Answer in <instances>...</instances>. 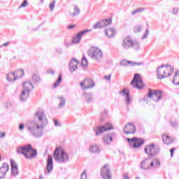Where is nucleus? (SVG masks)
Returning a JSON list of instances; mask_svg holds the SVG:
<instances>
[{
  "label": "nucleus",
  "mask_w": 179,
  "mask_h": 179,
  "mask_svg": "<svg viewBox=\"0 0 179 179\" xmlns=\"http://www.w3.org/2000/svg\"><path fill=\"white\" fill-rule=\"evenodd\" d=\"M48 124L47 115L43 111H37L34 114V120L29 122L28 130L34 138H41L44 135V128Z\"/></svg>",
  "instance_id": "f257e3e1"
},
{
  "label": "nucleus",
  "mask_w": 179,
  "mask_h": 179,
  "mask_svg": "<svg viewBox=\"0 0 179 179\" xmlns=\"http://www.w3.org/2000/svg\"><path fill=\"white\" fill-rule=\"evenodd\" d=\"M122 45L124 50H133V51H141V42L133 40L132 37L127 36L123 39Z\"/></svg>",
  "instance_id": "f03ea898"
},
{
  "label": "nucleus",
  "mask_w": 179,
  "mask_h": 179,
  "mask_svg": "<svg viewBox=\"0 0 179 179\" xmlns=\"http://www.w3.org/2000/svg\"><path fill=\"white\" fill-rule=\"evenodd\" d=\"M17 153L24 155L25 159H31L37 156V150L33 149L30 144L24 146L18 147L17 148Z\"/></svg>",
  "instance_id": "7ed1b4c3"
},
{
  "label": "nucleus",
  "mask_w": 179,
  "mask_h": 179,
  "mask_svg": "<svg viewBox=\"0 0 179 179\" xmlns=\"http://www.w3.org/2000/svg\"><path fill=\"white\" fill-rule=\"evenodd\" d=\"M174 73V67L170 65H162L157 69V79H166Z\"/></svg>",
  "instance_id": "20e7f679"
},
{
  "label": "nucleus",
  "mask_w": 179,
  "mask_h": 179,
  "mask_svg": "<svg viewBox=\"0 0 179 179\" xmlns=\"http://www.w3.org/2000/svg\"><path fill=\"white\" fill-rule=\"evenodd\" d=\"M54 158L57 163L64 164L69 162V155L64 150V149L59 148L55 150Z\"/></svg>",
  "instance_id": "39448f33"
},
{
  "label": "nucleus",
  "mask_w": 179,
  "mask_h": 179,
  "mask_svg": "<svg viewBox=\"0 0 179 179\" xmlns=\"http://www.w3.org/2000/svg\"><path fill=\"white\" fill-rule=\"evenodd\" d=\"M88 55L96 62H101L103 61V52L99 48H90L88 51Z\"/></svg>",
  "instance_id": "423d86ee"
},
{
  "label": "nucleus",
  "mask_w": 179,
  "mask_h": 179,
  "mask_svg": "<svg viewBox=\"0 0 179 179\" xmlns=\"http://www.w3.org/2000/svg\"><path fill=\"white\" fill-rule=\"evenodd\" d=\"M144 152L148 156H156L157 155H159L160 152V148L153 143L150 144L145 146Z\"/></svg>",
  "instance_id": "0eeeda50"
},
{
  "label": "nucleus",
  "mask_w": 179,
  "mask_h": 179,
  "mask_svg": "<svg viewBox=\"0 0 179 179\" xmlns=\"http://www.w3.org/2000/svg\"><path fill=\"white\" fill-rule=\"evenodd\" d=\"M92 129L95 132L96 136H99V135H102L103 132L111 131L113 129V125H111V123H106L102 127H95Z\"/></svg>",
  "instance_id": "6e6552de"
},
{
  "label": "nucleus",
  "mask_w": 179,
  "mask_h": 179,
  "mask_svg": "<svg viewBox=\"0 0 179 179\" xmlns=\"http://www.w3.org/2000/svg\"><path fill=\"white\" fill-rule=\"evenodd\" d=\"M148 97L153 99L154 101H159L163 97V92L160 90H149Z\"/></svg>",
  "instance_id": "1a4fd4ad"
},
{
  "label": "nucleus",
  "mask_w": 179,
  "mask_h": 179,
  "mask_svg": "<svg viewBox=\"0 0 179 179\" xmlns=\"http://www.w3.org/2000/svg\"><path fill=\"white\" fill-rule=\"evenodd\" d=\"M131 83L133 85V87H136L139 90L143 89V82L142 81V78L139 74L134 75Z\"/></svg>",
  "instance_id": "9d476101"
},
{
  "label": "nucleus",
  "mask_w": 179,
  "mask_h": 179,
  "mask_svg": "<svg viewBox=\"0 0 179 179\" xmlns=\"http://www.w3.org/2000/svg\"><path fill=\"white\" fill-rule=\"evenodd\" d=\"M127 141L131 148H136L143 145V140L136 137H134L133 138H127Z\"/></svg>",
  "instance_id": "9b49d317"
},
{
  "label": "nucleus",
  "mask_w": 179,
  "mask_h": 179,
  "mask_svg": "<svg viewBox=\"0 0 179 179\" xmlns=\"http://www.w3.org/2000/svg\"><path fill=\"white\" fill-rule=\"evenodd\" d=\"M53 169H54V162L52 161V156L48 155L46 169H45V171H44L45 174L46 176H48V174H51V172L52 171Z\"/></svg>",
  "instance_id": "f8f14e48"
},
{
  "label": "nucleus",
  "mask_w": 179,
  "mask_h": 179,
  "mask_svg": "<svg viewBox=\"0 0 179 179\" xmlns=\"http://www.w3.org/2000/svg\"><path fill=\"white\" fill-rule=\"evenodd\" d=\"M119 93L125 97L124 101L126 102L127 106H129V104L132 103V97H131V95H129V90L124 88L120 91Z\"/></svg>",
  "instance_id": "ddd939ff"
},
{
  "label": "nucleus",
  "mask_w": 179,
  "mask_h": 179,
  "mask_svg": "<svg viewBox=\"0 0 179 179\" xmlns=\"http://www.w3.org/2000/svg\"><path fill=\"white\" fill-rule=\"evenodd\" d=\"M101 176L103 179L111 178V173L110 172V166L108 164H106L102 167L101 170Z\"/></svg>",
  "instance_id": "4468645a"
},
{
  "label": "nucleus",
  "mask_w": 179,
  "mask_h": 179,
  "mask_svg": "<svg viewBox=\"0 0 179 179\" xmlns=\"http://www.w3.org/2000/svg\"><path fill=\"white\" fill-rule=\"evenodd\" d=\"M124 133L126 134V135H134L136 132V129L135 128V125L132 123H128L124 126Z\"/></svg>",
  "instance_id": "2eb2a0df"
},
{
  "label": "nucleus",
  "mask_w": 179,
  "mask_h": 179,
  "mask_svg": "<svg viewBox=\"0 0 179 179\" xmlns=\"http://www.w3.org/2000/svg\"><path fill=\"white\" fill-rule=\"evenodd\" d=\"M82 89L83 90H87V89H92V87H94V82L92 81V79H85L83 82L80 83Z\"/></svg>",
  "instance_id": "dca6fc26"
},
{
  "label": "nucleus",
  "mask_w": 179,
  "mask_h": 179,
  "mask_svg": "<svg viewBox=\"0 0 179 179\" xmlns=\"http://www.w3.org/2000/svg\"><path fill=\"white\" fill-rule=\"evenodd\" d=\"M111 19L99 21L94 25V29H101L103 27H107V26H110V24H111Z\"/></svg>",
  "instance_id": "f3484780"
},
{
  "label": "nucleus",
  "mask_w": 179,
  "mask_h": 179,
  "mask_svg": "<svg viewBox=\"0 0 179 179\" xmlns=\"http://www.w3.org/2000/svg\"><path fill=\"white\" fill-rule=\"evenodd\" d=\"M78 65H79V61L76 59L73 58L69 64V69L71 73H73L76 69H78Z\"/></svg>",
  "instance_id": "a211bd4d"
},
{
  "label": "nucleus",
  "mask_w": 179,
  "mask_h": 179,
  "mask_svg": "<svg viewBox=\"0 0 179 179\" xmlns=\"http://www.w3.org/2000/svg\"><path fill=\"white\" fill-rule=\"evenodd\" d=\"M114 138H115V133H109L103 136V142L105 145H110Z\"/></svg>",
  "instance_id": "6ab92c4d"
},
{
  "label": "nucleus",
  "mask_w": 179,
  "mask_h": 179,
  "mask_svg": "<svg viewBox=\"0 0 179 179\" xmlns=\"http://www.w3.org/2000/svg\"><path fill=\"white\" fill-rule=\"evenodd\" d=\"M8 171H9V165L6 163H3L2 166L0 167V179H5Z\"/></svg>",
  "instance_id": "aec40b11"
},
{
  "label": "nucleus",
  "mask_w": 179,
  "mask_h": 179,
  "mask_svg": "<svg viewBox=\"0 0 179 179\" xmlns=\"http://www.w3.org/2000/svg\"><path fill=\"white\" fill-rule=\"evenodd\" d=\"M86 33H89V29L81 31L80 32L77 34L76 37H74L73 39V43H74V44H78V43H80V40H82V36H84L85 34H86Z\"/></svg>",
  "instance_id": "412c9836"
},
{
  "label": "nucleus",
  "mask_w": 179,
  "mask_h": 179,
  "mask_svg": "<svg viewBox=\"0 0 179 179\" xmlns=\"http://www.w3.org/2000/svg\"><path fill=\"white\" fill-rule=\"evenodd\" d=\"M80 12L81 10L79 6L75 5L73 6V11L69 12V16L70 17H76V16H79V15H80Z\"/></svg>",
  "instance_id": "4be33fe9"
},
{
  "label": "nucleus",
  "mask_w": 179,
  "mask_h": 179,
  "mask_svg": "<svg viewBox=\"0 0 179 179\" xmlns=\"http://www.w3.org/2000/svg\"><path fill=\"white\" fill-rule=\"evenodd\" d=\"M33 89H34V86H33V84L31 83H23L22 90H24V92H28V93H30V92H31Z\"/></svg>",
  "instance_id": "5701e85b"
},
{
  "label": "nucleus",
  "mask_w": 179,
  "mask_h": 179,
  "mask_svg": "<svg viewBox=\"0 0 179 179\" xmlns=\"http://www.w3.org/2000/svg\"><path fill=\"white\" fill-rule=\"evenodd\" d=\"M141 169H143V170H150V169H152V166H150L149 158H146L143 161H142L141 164Z\"/></svg>",
  "instance_id": "b1692460"
},
{
  "label": "nucleus",
  "mask_w": 179,
  "mask_h": 179,
  "mask_svg": "<svg viewBox=\"0 0 179 179\" xmlns=\"http://www.w3.org/2000/svg\"><path fill=\"white\" fill-rule=\"evenodd\" d=\"M11 171L13 176H17L19 174V170L17 169V164L13 160H10Z\"/></svg>",
  "instance_id": "393cba45"
},
{
  "label": "nucleus",
  "mask_w": 179,
  "mask_h": 179,
  "mask_svg": "<svg viewBox=\"0 0 179 179\" xmlns=\"http://www.w3.org/2000/svg\"><path fill=\"white\" fill-rule=\"evenodd\" d=\"M162 141L164 143H166V145H171V143L174 142V138L173 137H170V136H168L167 134H163Z\"/></svg>",
  "instance_id": "a878e982"
},
{
  "label": "nucleus",
  "mask_w": 179,
  "mask_h": 179,
  "mask_svg": "<svg viewBox=\"0 0 179 179\" xmlns=\"http://www.w3.org/2000/svg\"><path fill=\"white\" fill-rule=\"evenodd\" d=\"M105 33L109 38H113L115 36V29L114 28H108L106 29Z\"/></svg>",
  "instance_id": "bb28decb"
},
{
  "label": "nucleus",
  "mask_w": 179,
  "mask_h": 179,
  "mask_svg": "<svg viewBox=\"0 0 179 179\" xmlns=\"http://www.w3.org/2000/svg\"><path fill=\"white\" fill-rule=\"evenodd\" d=\"M150 167H152V169H159L160 167V160L157 158L154 159L150 162Z\"/></svg>",
  "instance_id": "cd10ccee"
},
{
  "label": "nucleus",
  "mask_w": 179,
  "mask_h": 179,
  "mask_svg": "<svg viewBox=\"0 0 179 179\" xmlns=\"http://www.w3.org/2000/svg\"><path fill=\"white\" fill-rule=\"evenodd\" d=\"M29 94L30 92L22 90V92L21 93V96L20 98V101H26V99H29Z\"/></svg>",
  "instance_id": "c85d7f7f"
},
{
  "label": "nucleus",
  "mask_w": 179,
  "mask_h": 179,
  "mask_svg": "<svg viewBox=\"0 0 179 179\" xmlns=\"http://www.w3.org/2000/svg\"><path fill=\"white\" fill-rule=\"evenodd\" d=\"M90 152L91 153H100V148L97 145H92L90 147Z\"/></svg>",
  "instance_id": "c756f323"
},
{
  "label": "nucleus",
  "mask_w": 179,
  "mask_h": 179,
  "mask_svg": "<svg viewBox=\"0 0 179 179\" xmlns=\"http://www.w3.org/2000/svg\"><path fill=\"white\" fill-rule=\"evenodd\" d=\"M6 79L8 82H15L16 80V77L15 76V73L11 72L7 74Z\"/></svg>",
  "instance_id": "7c9ffc66"
},
{
  "label": "nucleus",
  "mask_w": 179,
  "mask_h": 179,
  "mask_svg": "<svg viewBox=\"0 0 179 179\" xmlns=\"http://www.w3.org/2000/svg\"><path fill=\"white\" fill-rule=\"evenodd\" d=\"M57 99L59 101V108H62V107L65 106V103H66V101L63 96H58Z\"/></svg>",
  "instance_id": "2f4dec72"
},
{
  "label": "nucleus",
  "mask_w": 179,
  "mask_h": 179,
  "mask_svg": "<svg viewBox=\"0 0 179 179\" xmlns=\"http://www.w3.org/2000/svg\"><path fill=\"white\" fill-rule=\"evenodd\" d=\"M83 96L85 98L87 103H91V101H93V94H92L84 93Z\"/></svg>",
  "instance_id": "473e14b6"
},
{
  "label": "nucleus",
  "mask_w": 179,
  "mask_h": 179,
  "mask_svg": "<svg viewBox=\"0 0 179 179\" xmlns=\"http://www.w3.org/2000/svg\"><path fill=\"white\" fill-rule=\"evenodd\" d=\"M15 79H20L24 75V71L22 69L16 71L15 73Z\"/></svg>",
  "instance_id": "72a5a7b5"
},
{
  "label": "nucleus",
  "mask_w": 179,
  "mask_h": 179,
  "mask_svg": "<svg viewBox=\"0 0 179 179\" xmlns=\"http://www.w3.org/2000/svg\"><path fill=\"white\" fill-rule=\"evenodd\" d=\"M174 85H176L177 86L179 85V72L176 71V74L173 77V80Z\"/></svg>",
  "instance_id": "f704fd0d"
},
{
  "label": "nucleus",
  "mask_w": 179,
  "mask_h": 179,
  "mask_svg": "<svg viewBox=\"0 0 179 179\" xmlns=\"http://www.w3.org/2000/svg\"><path fill=\"white\" fill-rule=\"evenodd\" d=\"M120 65L123 66H132V62L131 61H127V60H123L120 62Z\"/></svg>",
  "instance_id": "c9c22d12"
},
{
  "label": "nucleus",
  "mask_w": 179,
  "mask_h": 179,
  "mask_svg": "<svg viewBox=\"0 0 179 179\" xmlns=\"http://www.w3.org/2000/svg\"><path fill=\"white\" fill-rule=\"evenodd\" d=\"M61 82H62V75L59 74L57 80L54 84V87L59 86Z\"/></svg>",
  "instance_id": "e433bc0d"
},
{
  "label": "nucleus",
  "mask_w": 179,
  "mask_h": 179,
  "mask_svg": "<svg viewBox=\"0 0 179 179\" xmlns=\"http://www.w3.org/2000/svg\"><path fill=\"white\" fill-rule=\"evenodd\" d=\"M32 79L35 83H38L41 80L40 76L36 73L33 75Z\"/></svg>",
  "instance_id": "4c0bfd02"
},
{
  "label": "nucleus",
  "mask_w": 179,
  "mask_h": 179,
  "mask_svg": "<svg viewBox=\"0 0 179 179\" xmlns=\"http://www.w3.org/2000/svg\"><path fill=\"white\" fill-rule=\"evenodd\" d=\"M144 10H145V8H137L131 13V15H136V13H141L142 12H144Z\"/></svg>",
  "instance_id": "58836bf2"
},
{
  "label": "nucleus",
  "mask_w": 179,
  "mask_h": 179,
  "mask_svg": "<svg viewBox=\"0 0 179 179\" xmlns=\"http://www.w3.org/2000/svg\"><path fill=\"white\" fill-rule=\"evenodd\" d=\"M141 31H142V26L138 25L135 27L134 33H141Z\"/></svg>",
  "instance_id": "ea45409f"
},
{
  "label": "nucleus",
  "mask_w": 179,
  "mask_h": 179,
  "mask_svg": "<svg viewBox=\"0 0 179 179\" xmlns=\"http://www.w3.org/2000/svg\"><path fill=\"white\" fill-rule=\"evenodd\" d=\"M150 31H149V29H147L145 30V33L144 34V35L142 37V40H146V38H148V36H149L150 34Z\"/></svg>",
  "instance_id": "a19ab883"
},
{
  "label": "nucleus",
  "mask_w": 179,
  "mask_h": 179,
  "mask_svg": "<svg viewBox=\"0 0 179 179\" xmlns=\"http://www.w3.org/2000/svg\"><path fill=\"white\" fill-rule=\"evenodd\" d=\"M49 8H50L51 12H52V10H54V8H55V1H52L49 4Z\"/></svg>",
  "instance_id": "79ce46f5"
},
{
  "label": "nucleus",
  "mask_w": 179,
  "mask_h": 179,
  "mask_svg": "<svg viewBox=\"0 0 179 179\" xmlns=\"http://www.w3.org/2000/svg\"><path fill=\"white\" fill-rule=\"evenodd\" d=\"M29 5V3H27V0H24L23 3L20 5L19 7V9H22V8H26Z\"/></svg>",
  "instance_id": "37998d69"
},
{
  "label": "nucleus",
  "mask_w": 179,
  "mask_h": 179,
  "mask_svg": "<svg viewBox=\"0 0 179 179\" xmlns=\"http://www.w3.org/2000/svg\"><path fill=\"white\" fill-rule=\"evenodd\" d=\"M171 125L173 128H178L179 127L178 122H177L176 121H171Z\"/></svg>",
  "instance_id": "c03bdc74"
},
{
  "label": "nucleus",
  "mask_w": 179,
  "mask_h": 179,
  "mask_svg": "<svg viewBox=\"0 0 179 179\" xmlns=\"http://www.w3.org/2000/svg\"><path fill=\"white\" fill-rule=\"evenodd\" d=\"M81 64L83 66H87V59L83 57Z\"/></svg>",
  "instance_id": "a18cd8bd"
},
{
  "label": "nucleus",
  "mask_w": 179,
  "mask_h": 179,
  "mask_svg": "<svg viewBox=\"0 0 179 179\" xmlns=\"http://www.w3.org/2000/svg\"><path fill=\"white\" fill-rule=\"evenodd\" d=\"M143 64H144L143 62H132L131 66H135L136 65L139 66V65H143Z\"/></svg>",
  "instance_id": "49530a36"
},
{
  "label": "nucleus",
  "mask_w": 179,
  "mask_h": 179,
  "mask_svg": "<svg viewBox=\"0 0 179 179\" xmlns=\"http://www.w3.org/2000/svg\"><path fill=\"white\" fill-rule=\"evenodd\" d=\"M80 179H87V175L86 174V171H84L83 173L81 174V178Z\"/></svg>",
  "instance_id": "de8ad7c7"
},
{
  "label": "nucleus",
  "mask_w": 179,
  "mask_h": 179,
  "mask_svg": "<svg viewBox=\"0 0 179 179\" xmlns=\"http://www.w3.org/2000/svg\"><path fill=\"white\" fill-rule=\"evenodd\" d=\"M53 121L55 127H61V124L58 122V120L54 119Z\"/></svg>",
  "instance_id": "09e8293b"
},
{
  "label": "nucleus",
  "mask_w": 179,
  "mask_h": 179,
  "mask_svg": "<svg viewBox=\"0 0 179 179\" xmlns=\"http://www.w3.org/2000/svg\"><path fill=\"white\" fill-rule=\"evenodd\" d=\"M19 129H20V131H24V124H23V123H21L19 125Z\"/></svg>",
  "instance_id": "8fccbe9b"
},
{
  "label": "nucleus",
  "mask_w": 179,
  "mask_h": 179,
  "mask_svg": "<svg viewBox=\"0 0 179 179\" xmlns=\"http://www.w3.org/2000/svg\"><path fill=\"white\" fill-rule=\"evenodd\" d=\"M103 79H105L106 80H110L111 79V74H110L109 76H103Z\"/></svg>",
  "instance_id": "3c124183"
},
{
  "label": "nucleus",
  "mask_w": 179,
  "mask_h": 179,
  "mask_svg": "<svg viewBox=\"0 0 179 179\" xmlns=\"http://www.w3.org/2000/svg\"><path fill=\"white\" fill-rule=\"evenodd\" d=\"M173 15H177V13H178V8H174L173 9Z\"/></svg>",
  "instance_id": "603ef678"
},
{
  "label": "nucleus",
  "mask_w": 179,
  "mask_h": 179,
  "mask_svg": "<svg viewBox=\"0 0 179 179\" xmlns=\"http://www.w3.org/2000/svg\"><path fill=\"white\" fill-rule=\"evenodd\" d=\"M6 135L5 131H0V139L1 138H3Z\"/></svg>",
  "instance_id": "864d4df0"
},
{
  "label": "nucleus",
  "mask_w": 179,
  "mask_h": 179,
  "mask_svg": "<svg viewBox=\"0 0 179 179\" xmlns=\"http://www.w3.org/2000/svg\"><path fill=\"white\" fill-rule=\"evenodd\" d=\"M175 150H176V148H172V149L170 150V152H171V157H173V155Z\"/></svg>",
  "instance_id": "5fc2aeb1"
},
{
  "label": "nucleus",
  "mask_w": 179,
  "mask_h": 179,
  "mask_svg": "<svg viewBox=\"0 0 179 179\" xmlns=\"http://www.w3.org/2000/svg\"><path fill=\"white\" fill-rule=\"evenodd\" d=\"M56 52H57V54H62V49L61 48H57L56 50Z\"/></svg>",
  "instance_id": "6e6d98bb"
},
{
  "label": "nucleus",
  "mask_w": 179,
  "mask_h": 179,
  "mask_svg": "<svg viewBox=\"0 0 179 179\" xmlns=\"http://www.w3.org/2000/svg\"><path fill=\"white\" fill-rule=\"evenodd\" d=\"M48 73H50L51 75H54V70L52 69H49L48 70Z\"/></svg>",
  "instance_id": "4d7b16f0"
},
{
  "label": "nucleus",
  "mask_w": 179,
  "mask_h": 179,
  "mask_svg": "<svg viewBox=\"0 0 179 179\" xmlns=\"http://www.w3.org/2000/svg\"><path fill=\"white\" fill-rule=\"evenodd\" d=\"M67 29H69L70 30L72 29H75V25H69Z\"/></svg>",
  "instance_id": "13d9d810"
},
{
  "label": "nucleus",
  "mask_w": 179,
  "mask_h": 179,
  "mask_svg": "<svg viewBox=\"0 0 179 179\" xmlns=\"http://www.w3.org/2000/svg\"><path fill=\"white\" fill-rule=\"evenodd\" d=\"M8 45H9V42L4 43L3 44V47H6V46H8Z\"/></svg>",
  "instance_id": "bf43d9fd"
},
{
  "label": "nucleus",
  "mask_w": 179,
  "mask_h": 179,
  "mask_svg": "<svg viewBox=\"0 0 179 179\" xmlns=\"http://www.w3.org/2000/svg\"><path fill=\"white\" fill-rule=\"evenodd\" d=\"M124 179H129V177H128V175H127V174H124Z\"/></svg>",
  "instance_id": "052dcab7"
},
{
  "label": "nucleus",
  "mask_w": 179,
  "mask_h": 179,
  "mask_svg": "<svg viewBox=\"0 0 179 179\" xmlns=\"http://www.w3.org/2000/svg\"><path fill=\"white\" fill-rule=\"evenodd\" d=\"M39 179H44V176H40Z\"/></svg>",
  "instance_id": "680f3d73"
},
{
  "label": "nucleus",
  "mask_w": 179,
  "mask_h": 179,
  "mask_svg": "<svg viewBox=\"0 0 179 179\" xmlns=\"http://www.w3.org/2000/svg\"><path fill=\"white\" fill-rule=\"evenodd\" d=\"M136 179H141V178L140 177H136Z\"/></svg>",
  "instance_id": "e2e57ef3"
},
{
  "label": "nucleus",
  "mask_w": 179,
  "mask_h": 179,
  "mask_svg": "<svg viewBox=\"0 0 179 179\" xmlns=\"http://www.w3.org/2000/svg\"><path fill=\"white\" fill-rule=\"evenodd\" d=\"M41 2L43 3V2H44V1L43 0H41Z\"/></svg>",
  "instance_id": "0e129e2a"
},
{
  "label": "nucleus",
  "mask_w": 179,
  "mask_h": 179,
  "mask_svg": "<svg viewBox=\"0 0 179 179\" xmlns=\"http://www.w3.org/2000/svg\"><path fill=\"white\" fill-rule=\"evenodd\" d=\"M90 31H92V30H88V33L90 32Z\"/></svg>",
  "instance_id": "69168bd1"
},
{
  "label": "nucleus",
  "mask_w": 179,
  "mask_h": 179,
  "mask_svg": "<svg viewBox=\"0 0 179 179\" xmlns=\"http://www.w3.org/2000/svg\"><path fill=\"white\" fill-rule=\"evenodd\" d=\"M101 121H103V119H101Z\"/></svg>",
  "instance_id": "338daca9"
},
{
  "label": "nucleus",
  "mask_w": 179,
  "mask_h": 179,
  "mask_svg": "<svg viewBox=\"0 0 179 179\" xmlns=\"http://www.w3.org/2000/svg\"><path fill=\"white\" fill-rule=\"evenodd\" d=\"M0 160H1V157H0Z\"/></svg>",
  "instance_id": "774afa93"
}]
</instances>
